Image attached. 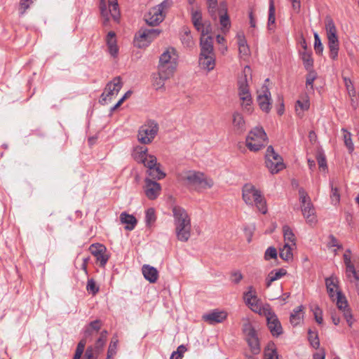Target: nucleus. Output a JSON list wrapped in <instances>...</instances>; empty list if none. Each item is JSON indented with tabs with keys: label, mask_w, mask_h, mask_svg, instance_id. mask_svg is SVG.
I'll use <instances>...</instances> for the list:
<instances>
[{
	"label": "nucleus",
	"mask_w": 359,
	"mask_h": 359,
	"mask_svg": "<svg viewBox=\"0 0 359 359\" xmlns=\"http://www.w3.org/2000/svg\"><path fill=\"white\" fill-rule=\"evenodd\" d=\"M191 14L194 27L201 33V35H208L211 32V25L209 22L203 21L201 11L192 8Z\"/></svg>",
	"instance_id": "obj_17"
},
{
	"label": "nucleus",
	"mask_w": 359,
	"mask_h": 359,
	"mask_svg": "<svg viewBox=\"0 0 359 359\" xmlns=\"http://www.w3.org/2000/svg\"><path fill=\"white\" fill-rule=\"evenodd\" d=\"M86 290L93 294H95L98 292L99 287L96 286L93 279H89L87 282Z\"/></svg>",
	"instance_id": "obj_56"
},
{
	"label": "nucleus",
	"mask_w": 359,
	"mask_h": 359,
	"mask_svg": "<svg viewBox=\"0 0 359 359\" xmlns=\"http://www.w3.org/2000/svg\"><path fill=\"white\" fill-rule=\"evenodd\" d=\"M172 76H164L158 70V74L154 76L153 85L156 90L161 89L164 87L165 81L170 79Z\"/></svg>",
	"instance_id": "obj_45"
},
{
	"label": "nucleus",
	"mask_w": 359,
	"mask_h": 359,
	"mask_svg": "<svg viewBox=\"0 0 359 359\" xmlns=\"http://www.w3.org/2000/svg\"><path fill=\"white\" fill-rule=\"evenodd\" d=\"M101 327V322L99 320L92 321L85 331V337L87 338L97 334Z\"/></svg>",
	"instance_id": "obj_42"
},
{
	"label": "nucleus",
	"mask_w": 359,
	"mask_h": 359,
	"mask_svg": "<svg viewBox=\"0 0 359 359\" xmlns=\"http://www.w3.org/2000/svg\"><path fill=\"white\" fill-rule=\"evenodd\" d=\"M310 107V102L307 97L299 100L296 102L295 110L299 116L303 115V111H307Z\"/></svg>",
	"instance_id": "obj_38"
},
{
	"label": "nucleus",
	"mask_w": 359,
	"mask_h": 359,
	"mask_svg": "<svg viewBox=\"0 0 359 359\" xmlns=\"http://www.w3.org/2000/svg\"><path fill=\"white\" fill-rule=\"evenodd\" d=\"M144 165L147 168V170H150L154 167H156L159 163H157V158L155 156L149 154L147 158L144 162H142Z\"/></svg>",
	"instance_id": "obj_51"
},
{
	"label": "nucleus",
	"mask_w": 359,
	"mask_h": 359,
	"mask_svg": "<svg viewBox=\"0 0 359 359\" xmlns=\"http://www.w3.org/2000/svg\"><path fill=\"white\" fill-rule=\"evenodd\" d=\"M158 131V125L154 121H149L142 126L138 130V141L144 144L151 143Z\"/></svg>",
	"instance_id": "obj_9"
},
{
	"label": "nucleus",
	"mask_w": 359,
	"mask_h": 359,
	"mask_svg": "<svg viewBox=\"0 0 359 359\" xmlns=\"http://www.w3.org/2000/svg\"><path fill=\"white\" fill-rule=\"evenodd\" d=\"M97 354L92 347H88L85 353V359H95Z\"/></svg>",
	"instance_id": "obj_62"
},
{
	"label": "nucleus",
	"mask_w": 359,
	"mask_h": 359,
	"mask_svg": "<svg viewBox=\"0 0 359 359\" xmlns=\"http://www.w3.org/2000/svg\"><path fill=\"white\" fill-rule=\"evenodd\" d=\"M313 313L316 321L318 324H322L323 321L322 310L318 306H316L313 309Z\"/></svg>",
	"instance_id": "obj_61"
},
{
	"label": "nucleus",
	"mask_w": 359,
	"mask_h": 359,
	"mask_svg": "<svg viewBox=\"0 0 359 359\" xmlns=\"http://www.w3.org/2000/svg\"><path fill=\"white\" fill-rule=\"evenodd\" d=\"M316 159L319 168L323 171H326L327 170V165L325 154L323 151H318L316 156Z\"/></svg>",
	"instance_id": "obj_49"
},
{
	"label": "nucleus",
	"mask_w": 359,
	"mask_h": 359,
	"mask_svg": "<svg viewBox=\"0 0 359 359\" xmlns=\"http://www.w3.org/2000/svg\"><path fill=\"white\" fill-rule=\"evenodd\" d=\"M314 48L317 53H321L323 50V44L317 33L314 34Z\"/></svg>",
	"instance_id": "obj_57"
},
{
	"label": "nucleus",
	"mask_w": 359,
	"mask_h": 359,
	"mask_svg": "<svg viewBox=\"0 0 359 359\" xmlns=\"http://www.w3.org/2000/svg\"><path fill=\"white\" fill-rule=\"evenodd\" d=\"M325 285L329 297L332 300H334V297L337 296V291H340L339 290V279L334 276L326 278Z\"/></svg>",
	"instance_id": "obj_23"
},
{
	"label": "nucleus",
	"mask_w": 359,
	"mask_h": 359,
	"mask_svg": "<svg viewBox=\"0 0 359 359\" xmlns=\"http://www.w3.org/2000/svg\"><path fill=\"white\" fill-rule=\"evenodd\" d=\"M199 65L204 69L212 70L215 66V54H200Z\"/></svg>",
	"instance_id": "obj_25"
},
{
	"label": "nucleus",
	"mask_w": 359,
	"mask_h": 359,
	"mask_svg": "<svg viewBox=\"0 0 359 359\" xmlns=\"http://www.w3.org/2000/svg\"><path fill=\"white\" fill-rule=\"evenodd\" d=\"M299 201L301 203V209L304 218L310 224L316 222L315 216V208L311 203V201L306 193L303 189H299Z\"/></svg>",
	"instance_id": "obj_10"
},
{
	"label": "nucleus",
	"mask_w": 359,
	"mask_h": 359,
	"mask_svg": "<svg viewBox=\"0 0 359 359\" xmlns=\"http://www.w3.org/2000/svg\"><path fill=\"white\" fill-rule=\"evenodd\" d=\"M248 74H251V69L248 65H246L238 79V95L242 101L241 105L243 110L248 114H251L252 111V101L248 86Z\"/></svg>",
	"instance_id": "obj_1"
},
{
	"label": "nucleus",
	"mask_w": 359,
	"mask_h": 359,
	"mask_svg": "<svg viewBox=\"0 0 359 359\" xmlns=\"http://www.w3.org/2000/svg\"><path fill=\"white\" fill-rule=\"evenodd\" d=\"M118 342V341L116 338L113 337L111 339L107 351L108 358H111L116 353Z\"/></svg>",
	"instance_id": "obj_54"
},
{
	"label": "nucleus",
	"mask_w": 359,
	"mask_h": 359,
	"mask_svg": "<svg viewBox=\"0 0 359 359\" xmlns=\"http://www.w3.org/2000/svg\"><path fill=\"white\" fill-rule=\"evenodd\" d=\"M286 273L287 271L284 269L271 271L266 278V286L269 287L273 281L281 278L285 276Z\"/></svg>",
	"instance_id": "obj_35"
},
{
	"label": "nucleus",
	"mask_w": 359,
	"mask_h": 359,
	"mask_svg": "<svg viewBox=\"0 0 359 359\" xmlns=\"http://www.w3.org/2000/svg\"><path fill=\"white\" fill-rule=\"evenodd\" d=\"M303 65L306 70H310L313 66V60L311 57V53L308 50H302L299 52Z\"/></svg>",
	"instance_id": "obj_39"
},
{
	"label": "nucleus",
	"mask_w": 359,
	"mask_h": 359,
	"mask_svg": "<svg viewBox=\"0 0 359 359\" xmlns=\"http://www.w3.org/2000/svg\"><path fill=\"white\" fill-rule=\"evenodd\" d=\"M208 5V11L210 13V15L216 19V8L217 6V0H208L207 1Z\"/></svg>",
	"instance_id": "obj_60"
},
{
	"label": "nucleus",
	"mask_w": 359,
	"mask_h": 359,
	"mask_svg": "<svg viewBox=\"0 0 359 359\" xmlns=\"http://www.w3.org/2000/svg\"><path fill=\"white\" fill-rule=\"evenodd\" d=\"M243 299L245 304L253 311L262 315L265 309V305L262 306L261 301L258 299L252 286L248 288V291L244 293Z\"/></svg>",
	"instance_id": "obj_14"
},
{
	"label": "nucleus",
	"mask_w": 359,
	"mask_h": 359,
	"mask_svg": "<svg viewBox=\"0 0 359 359\" xmlns=\"http://www.w3.org/2000/svg\"><path fill=\"white\" fill-rule=\"evenodd\" d=\"M277 257V250L274 247H269L266 249L264 255V258L266 260L270 259H275Z\"/></svg>",
	"instance_id": "obj_58"
},
{
	"label": "nucleus",
	"mask_w": 359,
	"mask_h": 359,
	"mask_svg": "<svg viewBox=\"0 0 359 359\" xmlns=\"http://www.w3.org/2000/svg\"><path fill=\"white\" fill-rule=\"evenodd\" d=\"M147 175L148 177L152 180L156 181L163 179L165 177V173L161 169V165L158 164L156 167H154L150 170H147Z\"/></svg>",
	"instance_id": "obj_36"
},
{
	"label": "nucleus",
	"mask_w": 359,
	"mask_h": 359,
	"mask_svg": "<svg viewBox=\"0 0 359 359\" xmlns=\"http://www.w3.org/2000/svg\"><path fill=\"white\" fill-rule=\"evenodd\" d=\"M344 81L349 96L351 97H355V90L351 80L348 78L344 77Z\"/></svg>",
	"instance_id": "obj_55"
},
{
	"label": "nucleus",
	"mask_w": 359,
	"mask_h": 359,
	"mask_svg": "<svg viewBox=\"0 0 359 359\" xmlns=\"http://www.w3.org/2000/svg\"><path fill=\"white\" fill-rule=\"evenodd\" d=\"M107 332L106 330H104L100 333V336L97 339L95 344V347L93 348L96 353H100L102 351L107 341Z\"/></svg>",
	"instance_id": "obj_46"
},
{
	"label": "nucleus",
	"mask_w": 359,
	"mask_h": 359,
	"mask_svg": "<svg viewBox=\"0 0 359 359\" xmlns=\"http://www.w3.org/2000/svg\"><path fill=\"white\" fill-rule=\"evenodd\" d=\"M335 299L337 300L336 304L338 309L343 313L344 317L348 326L351 327L354 321L353 315L351 309L348 307L347 300L341 291H337V296L334 297V299Z\"/></svg>",
	"instance_id": "obj_16"
},
{
	"label": "nucleus",
	"mask_w": 359,
	"mask_h": 359,
	"mask_svg": "<svg viewBox=\"0 0 359 359\" xmlns=\"http://www.w3.org/2000/svg\"><path fill=\"white\" fill-rule=\"evenodd\" d=\"M200 46V54H215L213 48V39L212 36H208L207 35H201Z\"/></svg>",
	"instance_id": "obj_26"
},
{
	"label": "nucleus",
	"mask_w": 359,
	"mask_h": 359,
	"mask_svg": "<svg viewBox=\"0 0 359 359\" xmlns=\"http://www.w3.org/2000/svg\"><path fill=\"white\" fill-rule=\"evenodd\" d=\"M303 306H299L294 309L290 314V321L293 326L300 324L303 319Z\"/></svg>",
	"instance_id": "obj_37"
},
{
	"label": "nucleus",
	"mask_w": 359,
	"mask_h": 359,
	"mask_svg": "<svg viewBox=\"0 0 359 359\" xmlns=\"http://www.w3.org/2000/svg\"><path fill=\"white\" fill-rule=\"evenodd\" d=\"M226 313L224 311H213L211 313L203 316V319L210 324L222 323L226 318Z\"/></svg>",
	"instance_id": "obj_24"
},
{
	"label": "nucleus",
	"mask_w": 359,
	"mask_h": 359,
	"mask_svg": "<svg viewBox=\"0 0 359 359\" xmlns=\"http://www.w3.org/2000/svg\"><path fill=\"white\" fill-rule=\"evenodd\" d=\"M106 43L110 55L116 57L118 53V48L116 44V34L114 32L111 31L108 32L106 36Z\"/></svg>",
	"instance_id": "obj_30"
},
{
	"label": "nucleus",
	"mask_w": 359,
	"mask_h": 359,
	"mask_svg": "<svg viewBox=\"0 0 359 359\" xmlns=\"http://www.w3.org/2000/svg\"><path fill=\"white\" fill-rule=\"evenodd\" d=\"M90 250L92 255L95 257L97 262H100V265L104 266L109 259V256L106 254V248L103 245L96 243L93 244Z\"/></svg>",
	"instance_id": "obj_22"
},
{
	"label": "nucleus",
	"mask_w": 359,
	"mask_h": 359,
	"mask_svg": "<svg viewBox=\"0 0 359 359\" xmlns=\"http://www.w3.org/2000/svg\"><path fill=\"white\" fill-rule=\"evenodd\" d=\"M330 186L331 187V200L334 204H337L339 202L340 200V194L339 190L337 187H334L333 182L332 181L330 182Z\"/></svg>",
	"instance_id": "obj_52"
},
{
	"label": "nucleus",
	"mask_w": 359,
	"mask_h": 359,
	"mask_svg": "<svg viewBox=\"0 0 359 359\" xmlns=\"http://www.w3.org/2000/svg\"><path fill=\"white\" fill-rule=\"evenodd\" d=\"M177 66V55L173 48H168L160 56L158 70L164 76H172Z\"/></svg>",
	"instance_id": "obj_3"
},
{
	"label": "nucleus",
	"mask_w": 359,
	"mask_h": 359,
	"mask_svg": "<svg viewBox=\"0 0 359 359\" xmlns=\"http://www.w3.org/2000/svg\"><path fill=\"white\" fill-rule=\"evenodd\" d=\"M267 136L262 128L255 127L252 129L245 140L246 147L252 151H257L264 147Z\"/></svg>",
	"instance_id": "obj_7"
},
{
	"label": "nucleus",
	"mask_w": 359,
	"mask_h": 359,
	"mask_svg": "<svg viewBox=\"0 0 359 359\" xmlns=\"http://www.w3.org/2000/svg\"><path fill=\"white\" fill-rule=\"evenodd\" d=\"M155 210L154 208H149L146 211L145 222L147 225H150L156 221Z\"/></svg>",
	"instance_id": "obj_53"
},
{
	"label": "nucleus",
	"mask_w": 359,
	"mask_h": 359,
	"mask_svg": "<svg viewBox=\"0 0 359 359\" xmlns=\"http://www.w3.org/2000/svg\"><path fill=\"white\" fill-rule=\"evenodd\" d=\"M182 41L188 47H191L193 46L194 43L192 41V37L190 35L189 31H186L184 34L182 36Z\"/></svg>",
	"instance_id": "obj_59"
},
{
	"label": "nucleus",
	"mask_w": 359,
	"mask_h": 359,
	"mask_svg": "<svg viewBox=\"0 0 359 359\" xmlns=\"http://www.w3.org/2000/svg\"><path fill=\"white\" fill-rule=\"evenodd\" d=\"M232 281L234 283H238L243 278V275L239 271H233L231 274Z\"/></svg>",
	"instance_id": "obj_63"
},
{
	"label": "nucleus",
	"mask_w": 359,
	"mask_h": 359,
	"mask_svg": "<svg viewBox=\"0 0 359 359\" xmlns=\"http://www.w3.org/2000/svg\"><path fill=\"white\" fill-rule=\"evenodd\" d=\"M191 224L175 226L177 238L181 242H187L191 236Z\"/></svg>",
	"instance_id": "obj_27"
},
{
	"label": "nucleus",
	"mask_w": 359,
	"mask_h": 359,
	"mask_svg": "<svg viewBox=\"0 0 359 359\" xmlns=\"http://www.w3.org/2000/svg\"><path fill=\"white\" fill-rule=\"evenodd\" d=\"M172 212L175 226L191 224V219L187 211L182 207L174 205L172 208Z\"/></svg>",
	"instance_id": "obj_21"
},
{
	"label": "nucleus",
	"mask_w": 359,
	"mask_h": 359,
	"mask_svg": "<svg viewBox=\"0 0 359 359\" xmlns=\"http://www.w3.org/2000/svg\"><path fill=\"white\" fill-rule=\"evenodd\" d=\"M232 124L233 130L238 133H242L245 130V122L243 116L238 112L233 114Z\"/></svg>",
	"instance_id": "obj_33"
},
{
	"label": "nucleus",
	"mask_w": 359,
	"mask_h": 359,
	"mask_svg": "<svg viewBox=\"0 0 359 359\" xmlns=\"http://www.w3.org/2000/svg\"><path fill=\"white\" fill-rule=\"evenodd\" d=\"M147 151V148L144 146H136L133 150L132 156L137 163H142L149 155Z\"/></svg>",
	"instance_id": "obj_32"
},
{
	"label": "nucleus",
	"mask_w": 359,
	"mask_h": 359,
	"mask_svg": "<svg viewBox=\"0 0 359 359\" xmlns=\"http://www.w3.org/2000/svg\"><path fill=\"white\" fill-rule=\"evenodd\" d=\"M180 180L186 184L198 186L202 189H210L214 185L212 178L206 176L203 172L194 170L183 172L180 175Z\"/></svg>",
	"instance_id": "obj_4"
},
{
	"label": "nucleus",
	"mask_w": 359,
	"mask_h": 359,
	"mask_svg": "<svg viewBox=\"0 0 359 359\" xmlns=\"http://www.w3.org/2000/svg\"><path fill=\"white\" fill-rule=\"evenodd\" d=\"M236 36L238 39L239 55L241 58L245 59L250 53L245 37L243 33H238Z\"/></svg>",
	"instance_id": "obj_28"
},
{
	"label": "nucleus",
	"mask_w": 359,
	"mask_h": 359,
	"mask_svg": "<svg viewBox=\"0 0 359 359\" xmlns=\"http://www.w3.org/2000/svg\"><path fill=\"white\" fill-rule=\"evenodd\" d=\"M243 199L245 203L251 206H256L262 214L267 212L266 201L261 191L251 184H245L242 190Z\"/></svg>",
	"instance_id": "obj_2"
},
{
	"label": "nucleus",
	"mask_w": 359,
	"mask_h": 359,
	"mask_svg": "<svg viewBox=\"0 0 359 359\" xmlns=\"http://www.w3.org/2000/svg\"><path fill=\"white\" fill-rule=\"evenodd\" d=\"M242 330L245 340L248 343L252 353L254 354L259 353L261 350L259 339L258 338L257 332L252 324L249 320H247L243 325Z\"/></svg>",
	"instance_id": "obj_8"
},
{
	"label": "nucleus",
	"mask_w": 359,
	"mask_h": 359,
	"mask_svg": "<svg viewBox=\"0 0 359 359\" xmlns=\"http://www.w3.org/2000/svg\"><path fill=\"white\" fill-rule=\"evenodd\" d=\"M123 86L121 78L119 76L115 77L111 81L109 82L104 92L101 95L102 101L107 102L110 101L111 97L117 95Z\"/></svg>",
	"instance_id": "obj_18"
},
{
	"label": "nucleus",
	"mask_w": 359,
	"mask_h": 359,
	"mask_svg": "<svg viewBox=\"0 0 359 359\" xmlns=\"http://www.w3.org/2000/svg\"><path fill=\"white\" fill-rule=\"evenodd\" d=\"M325 28L328 40V47L330 49V57L335 60L338 57L339 49V42L337 36V31L334 21L330 17H327L325 20Z\"/></svg>",
	"instance_id": "obj_6"
},
{
	"label": "nucleus",
	"mask_w": 359,
	"mask_h": 359,
	"mask_svg": "<svg viewBox=\"0 0 359 359\" xmlns=\"http://www.w3.org/2000/svg\"><path fill=\"white\" fill-rule=\"evenodd\" d=\"M265 359H278L277 353L273 344H269L264 350Z\"/></svg>",
	"instance_id": "obj_47"
},
{
	"label": "nucleus",
	"mask_w": 359,
	"mask_h": 359,
	"mask_svg": "<svg viewBox=\"0 0 359 359\" xmlns=\"http://www.w3.org/2000/svg\"><path fill=\"white\" fill-rule=\"evenodd\" d=\"M275 6L273 0H270L269 8L268 29L270 32L274 31L275 27Z\"/></svg>",
	"instance_id": "obj_41"
},
{
	"label": "nucleus",
	"mask_w": 359,
	"mask_h": 359,
	"mask_svg": "<svg viewBox=\"0 0 359 359\" xmlns=\"http://www.w3.org/2000/svg\"><path fill=\"white\" fill-rule=\"evenodd\" d=\"M266 318L267 326L273 337H278L283 333V327L277 316L271 310L269 304H266L262 314Z\"/></svg>",
	"instance_id": "obj_13"
},
{
	"label": "nucleus",
	"mask_w": 359,
	"mask_h": 359,
	"mask_svg": "<svg viewBox=\"0 0 359 359\" xmlns=\"http://www.w3.org/2000/svg\"><path fill=\"white\" fill-rule=\"evenodd\" d=\"M219 22H220V25H221V29L223 32H225L226 31H227L229 29L231 22H230L229 15L226 13V10H225V12L224 14L220 15Z\"/></svg>",
	"instance_id": "obj_48"
},
{
	"label": "nucleus",
	"mask_w": 359,
	"mask_h": 359,
	"mask_svg": "<svg viewBox=\"0 0 359 359\" xmlns=\"http://www.w3.org/2000/svg\"><path fill=\"white\" fill-rule=\"evenodd\" d=\"M142 271L144 278L149 283H154L158 280V271L156 268L145 264L142 266Z\"/></svg>",
	"instance_id": "obj_31"
},
{
	"label": "nucleus",
	"mask_w": 359,
	"mask_h": 359,
	"mask_svg": "<svg viewBox=\"0 0 359 359\" xmlns=\"http://www.w3.org/2000/svg\"><path fill=\"white\" fill-rule=\"evenodd\" d=\"M341 132L342 133L344 144L349 154H351L354 150V144L351 139V133L345 128H341Z\"/></svg>",
	"instance_id": "obj_43"
},
{
	"label": "nucleus",
	"mask_w": 359,
	"mask_h": 359,
	"mask_svg": "<svg viewBox=\"0 0 359 359\" xmlns=\"http://www.w3.org/2000/svg\"><path fill=\"white\" fill-rule=\"evenodd\" d=\"M285 244L296 245L295 236L292 229L288 226H284L283 228Z\"/></svg>",
	"instance_id": "obj_44"
},
{
	"label": "nucleus",
	"mask_w": 359,
	"mask_h": 359,
	"mask_svg": "<svg viewBox=\"0 0 359 359\" xmlns=\"http://www.w3.org/2000/svg\"><path fill=\"white\" fill-rule=\"evenodd\" d=\"M144 191L149 200H154L158 197L161 191V186L156 181L149 177L144 179Z\"/></svg>",
	"instance_id": "obj_19"
},
{
	"label": "nucleus",
	"mask_w": 359,
	"mask_h": 359,
	"mask_svg": "<svg viewBox=\"0 0 359 359\" xmlns=\"http://www.w3.org/2000/svg\"><path fill=\"white\" fill-rule=\"evenodd\" d=\"M161 32L159 29H141L135 36V43L140 48L147 47Z\"/></svg>",
	"instance_id": "obj_12"
},
{
	"label": "nucleus",
	"mask_w": 359,
	"mask_h": 359,
	"mask_svg": "<svg viewBox=\"0 0 359 359\" xmlns=\"http://www.w3.org/2000/svg\"><path fill=\"white\" fill-rule=\"evenodd\" d=\"M172 0H164L158 5L151 8L145 15L146 22L151 26L159 25L172 6Z\"/></svg>",
	"instance_id": "obj_5"
},
{
	"label": "nucleus",
	"mask_w": 359,
	"mask_h": 359,
	"mask_svg": "<svg viewBox=\"0 0 359 359\" xmlns=\"http://www.w3.org/2000/svg\"><path fill=\"white\" fill-rule=\"evenodd\" d=\"M120 220L121 223L126 224L125 229L129 231L134 229L137 224L136 218L133 215H129L125 212L121 214Z\"/></svg>",
	"instance_id": "obj_34"
},
{
	"label": "nucleus",
	"mask_w": 359,
	"mask_h": 359,
	"mask_svg": "<svg viewBox=\"0 0 359 359\" xmlns=\"http://www.w3.org/2000/svg\"><path fill=\"white\" fill-rule=\"evenodd\" d=\"M347 253H351V251L347 250L343 256L344 264L346 265V275L348 277L353 276L355 280H359V272L355 270L354 265L351 262V257Z\"/></svg>",
	"instance_id": "obj_29"
},
{
	"label": "nucleus",
	"mask_w": 359,
	"mask_h": 359,
	"mask_svg": "<svg viewBox=\"0 0 359 359\" xmlns=\"http://www.w3.org/2000/svg\"><path fill=\"white\" fill-rule=\"evenodd\" d=\"M265 163L272 174L278 173L285 168L282 157L275 152L272 146H269L266 149Z\"/></svg>",
	"instance_id": "obj_11"
},
{
	"label": "nucleus",
	"mask_w": 359,
	"mask_h": 359,
	"mask_svg": "<svg viewBox=\"0 0 359 359\" xmlns=\"http://www.w3.org/2000/svg\"><path fill=\"white\" fill-rule=\"evenodd\" d=\"M108 1L109 11L107 9L106 4L104 0H101L100 4L101 15L104 18L103 22L104 25H106L109 20V14L111 15L115 21L118 20L120 15L117 0H108Z\"/></svg>",
	"instance_id": "obj_15"
},
{
	"label": "nucleus",
	"mask_w": 359,
	"mask_h": 359,
	"mask_svg": "<svg viewBox=\"0 0 359 359\" xmlns=\"http://www.w3.org/2000/svg\"><path fill=\"white\" fill-rule=\"evenodd\" d=\"M257 102L260 109L269 112L271 109V93L266 86H263L260 90L257 91Z\"/></svg>",
	"instance_id": "obj_20"
},
{
	"label": "nucleus",
	"mask_w": 359,
	"mask_h": 359,
	"mask_svg": "<svg viewBox=\"0 0 359 359\" xmlns=\"http://www.w3.org/2000/svg\"><path fill=\"white\" fill-rule=\"evenodd\" d=\"M28 1H23L22 0H20V14L22 15L24 14L27 9L29 8V4L27 3Z\"/></svg>",
	"instance_id": "obj_64"
},
{
	"label": "nucleus",
	"mask_w": 359,
	"mask_h": 359,
	"mask_svg": "<svg viewBox=\"0 0 359 359\" xmlns=\"http://www.w3.org/2000/svg\"><path fill=\"white\" fill-rule=\"evenodd\" d=\"M295 245L284 244L282 248L280 249V257L285 261L292 260L293 258L292 250Z\"/></svg>",
	"instance_id": "obj_40"
},
{
	"label": "nucleus",
	"mask_w": 359,
	"mask_h": 359,
	"mask_svg": "<svg viewBox=\"0 0 359 359\" xmlns=\"http://www.w3.org/2000/svg\"><path fill=\"white\" fill-rule=\"evenodd\" d=\"M309 341L311 345V346L316 349L318 348L320 346V341L318 337V334L311 330H309Z\"/></svg>",
	"instance_id": "obj_50"
}]
</instances>
